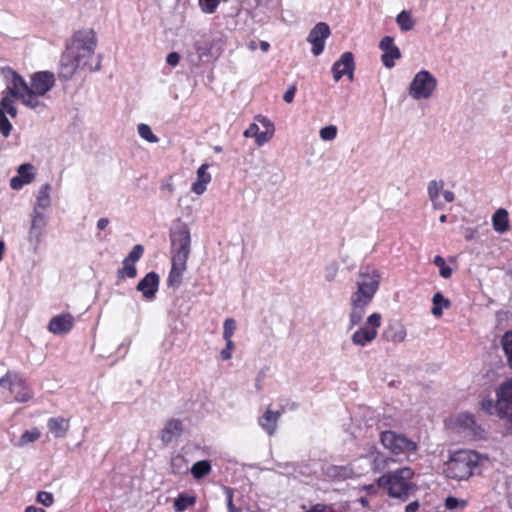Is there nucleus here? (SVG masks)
I'll use <instances>...</instances> for the list:
<instances>
[{
  "label": "nucleus",
  "mask_w": 512,
  "mask_h": 512,
  "mask_svg": "<svg viewBox=\"0 0 512 512\" xmlns=\"http://www.w3.org/2000/svg\"><path fill=\"white\" fill-rule=\"evenodd\" d=\"M96 45L97 39L93 30L78 31L61 56L59 77L70 80L80 69L93 72L100 70V57L93 64Z\"/></svg>",
  "instance_id": "1"
},
{
  "label": "nucleus",
  "mask_w": 512,
  "mask_h": 512,
  "mask_svg": "<svg viewBox=\"0 0 512 512\" xmlns=\"http://www.w3.org/2000/svg\"><path fill=\"white\" fill-rule=\"evenodd\" d=\"M381 279L382 273L376 266L367 264L359 268L355 290L349 298V329L362 322L368 306L379 290Z\"/></svg>",
  "instance_id": "2"
},
{
  "label": "nucleus",
  "mask_w": 512,
  "mask_h": 512,
  "mask_svg": "<svg viewBox=\"0 0 512 512\" xmlns=\"http://www.w3.org/2000/svg\"><path fill=\"white\" fill-rule=\"evenodd\" d=\"M8 74L13 77V90L20 95L23 105L31 109L44 107L41 97L45 96L55 85V75L50 71H38L30 76L28 84L22 76L12 69Z\"/></svg>",
  "instance_id": "3"
},
{
  "label": "nucleus",
  "mask_w": 512,
  "mask_h": 512,
  "mask_svg": "<svg viewBox=\"0 0 512 512\" xmlns=\"http://www.w3.org/2000/svg\"><path fill=\"white\" fill-rule=\"evenodd\" d=\"M413 476L414 471L410 467H403L383 474L377 485L386 489L389 497L405 502L416 490V485L411 482Z\"/></svg>",
  "instance_id": "4"
},
{
  "label": "nucleus",
  "mask_w": 512,
  "mask_h": 512,
  "mask_svg": "<svg viewBox=\"0 0 512 512\" xmlns=\"http://www.w3.org/2000/svg\"><path fill=\"white\" fill-rule=\"evenodd\" d=\"M496 400L483 397L480 406L488 415L505 419L508 430L512 433V378L503 382L496 390Z\"/></svg>",
  "instance_id": "5"
},
{
  "label": "nucleus",
  "mask_w": 512,
  "mask_h": 512,
  "mask_svg": "<svg viewBox=\"0 0 512 512\" xmlns=\"http://www.w3.org/2000/svg\"><path fill=\"white\" fill-rule=\"evenodd\" d=\"M480 456L471 450H459L450 455L445 463V475L457 481L470 478L478 467Z\"/></svg>",
  "instance_id": "6"
},
{
  "label": "nucleus",
  "mask_w": 512,
  "mask_h": 512,
  "mask_svg": "<svg viewBox=\"0 0 512 512\" xmlns=\"http://www.w3.org/2000/svg\"><path fill=\"white\" fill-rule=\"evenodd\" d=\"M380 442L393 456H404L408 461L416 459L419 449L418 442L404 433L393 430L382 431Z\"/></svg>",
  "instance_id": "7"
},
{
  "label": "nucleus",
  "mask_w": 512,
  "mask_h": 512,
  "mask_svg": "<svg viewBox=\"0 0 512 512\" xmlns=\"http://www.w3.org/2000/svg\"><path fill=\"white\" fill-rule=\"evenodd\" d=\"M437 87V79L427 70L417 72L409 84L408 92L414 100L429 99Z\"/></svg>",
  "instance_id": "8"
},
{
  "label": "nucleus",
  "mask_w": 512,
  "mask_h": 512,
  "mask_svg": "<svg viewBox=\"0 0 512 512\" xmlns=\"http://www.w3.org/2000/svg\"><path fill=\"white\" fill-rule=\"evenodd\" d=\"M382 324V315L378 312L370 314L362 326L352 335L351 342L357 347H365L372 343L378 335V329Z\"/></svg>",
  "instance_id": "9"
},
{
  "label": "nucleus",
  "mask_w": 512,
  "mask_h": 512,
  "mask_svg": "<svg viewBox=\"0 0 512 512\" xmlns=\"http://www.w3.org/2000/svg\"><path fill=\"white\" fill-rule=\"evenodd\" d=\"M172 257H182L188 259L190 255V231L185 223L179 222L170 232Z\"/></svg>",
  "instance_id": "10"
},
{
  "label": "nucleus",
  "mask_w": 512,
  "mask_h": 512,
  "mask_svg": "<svg viewBox=\"0 0 512 512\" xmlns=\"http://www.w3.org/2000/svg\"><path fill=\"white\" fill-rule=\"evenodd\" d=\"M8 384L11 394L17 402H27L33 397L31 388L25 380L15 372H7L5 376L0 378V386Z\"/></svg>",
  "instance_id": "11"
},
{
  "label": "nucleus",
  "mask_w": 512,
  "mask_h": 512,
  "mask_svg": "<svg viewBox=\"0 0 512 512\" xmlns=\"http://www.w3.org/2000/svg\"><path fill=\"white\" fill-rule=\"evenodd\" d=\"M330 27L324 22L317 23L309 32L307 41L312 45V53L320 55L325 47V41L330 36Z\"/></svg>",
  "instance_id": "12"
},
{
  "label": "nucleus",
  "mask_w": 512,
  "mask_h": 512,
  "mask_svg": "<svg viewBox=\"0 0 512 512\" xmlns=\"http://www.w3.org/2000/svg\"><path fill=\"white\" fill-rule=\"evenodd\" d=\"M46 227V216L37 209L33 210L31 226L28 233V241L33 247V251L37 252L44 235Z\"/></svg>",
  "instance_id": "13"
},
{
  "label": "nucleus",
  "mask_w": 512,
  "mask_h": 512,
  "mask_svg": "<svg viewBox=\"0 0 512 512\" xmlns=\"http://www.w3.org/2000/svg\"><path fill=\"white\" fill-rule=\"evenodd\" d=\"M379 48L382 50L381 61L383 65L391 69L395 66V61L401 58L400 49L394 44V38L385 36L379 43Z\"/></svg>",
  "instance_id": "14"
},
{
  "label": "nucleus",
  "mask_w": 512,
  "mask_h": 512,
  "mask_svg": "<svg viewBox=\"0 0 512 512\" xmlns=\"http://www.w3.org/2000/svg\"><path fill=\"white\" fill-rule=\"evenodd\" d=\"M355 70L354 57L351 52H344L339 60L332 66L333 78L338 82L343 76H348L350 80L353 79Z\"/></svg>",
  "instance_id": "15"
},
{
  "label": "nucleus",
  "mask_w": 512,
  "mask_h": 512,
  "mask_svg": "<svg viewBox=\"0 0 512 512\" xmlns=\"http://www.w3.org/2000/svg\"><path fill=\"white\" fill-rule=\"evenodd\" d=\"M3 73L8 81V84L1 99L0 107L3 111L5 110L12 118H15L17 116V109L14 105V98H18L20 100V95L16 94L13 90V77L8 74V69L3 70Z\"/></svg>",
  "instance_id": "16"
},
{
  "label": "nucleus",
  "mask_w": 512,
  "mask_h": 512,
  "mask_svg": "<svg viewBox=\"0 0 512 512\" xmlns=\"http://www.w3.org/2000/svg\"><path fill=\"white\" fill-rule=\"evenodd\" d=\"M75 318L70 313L52 317L48 324L49 332L55 335L67 334L74 326Z\"/></svg>",
  "instance_id": "17"
},
{
  "label": "nucleus",
  "mask_w": 512,
  "mask_h": 512,
  "mask_svg": "<svg viewBox=\"0 0 512 512\" xmlns=\"http://www.w3.org/2000/svg\"><path fill=\"white\" fill-rule=\"evenodd\" d=\"M159 287V276L155 272H149L137 284L136 289L140 291L147 300H153Z\"/></svg>",
  "instance_id": "18"
},
{
  "label": "nucleus",
  "mask_w": 512,
  "mask_h": 512,
  "mask_svg": "<svg viewBox=\"0 0 512 512\" xmlns=\"http://www.w3.org/2000/svg\"><path fill=\"white\" fill-rule=\"evenodd\" d=\"M187 260L182 257H172V267L167 279L169 287L178 288L180 286L183 274L187 268Z\"/></svg>",
  "instance_id": "19"
},
{
  "label": "nucleus",
  "mask_w": 512,
  "mask_h": 512,
  "mask_svg": "<svg viewBox=\"0 0 512 512\" xmlns=\"http://www.w3.org/2000/svg\"><path fill=\"white\" fill-rule=\"evenodd\" d=\"M32 170L33 166L31 164H21L17 170L18 175L12 177L10 180V187L13 190H20L23 186L31 183L35 178V175L32 172Z\"/></svg>",
  "instance_id": "20"
},
{
  "label": "nucleus",
  "mask_w": 512,
  "mask_h": 512,
  "mask_svg": "<svg viewBox=\"0 0 512 512\" xmlns=\"http://www.w3.org/2000/svg\"><path fill=\"white\" fill-rule=\"evenodd\" d=\"M208 168L209 165L204 163L197 169V179L191 185V191L197 195H202L206 191L207 185L212 180L211 174L208 172Z\"/></svg>",
  "instance_id": "21"
},
{
  "label": "nucleus",
  "mask_w": 512,
  "mask_h": 512,
  "mask_svg": "<svg viewBox=\"0 0 512 512\" xmlns=\"http://www.w3.org/2000/svg\"><path fill=\"white\" fill-rule=\"evenodd\" d=\"M280 416L281 413L279 411H272L270 408H267L265 413L258 419V424L269 435H273L277 430Z\"/></svg>",
  "instance_id": "22"
},
{
  "label": "nucleus",
  "mask_w": 512,
  "mask_h": 512,
  "mask_svg": "<svg viewBox=\"0 0 512 512\" xmlns=\"http://www.w3.org/2000/svg\"><path fill=\"white\" fill-rule=\"evenodd\" d=\"M325 475L336 481H344L352 478L355 473L351 465H330L325 469Z\"/></svg>",
  "instance_id": "23"
},
{
  "label": "nucleus",
  "mask_w": 512,
  "mask_h": 512,
  "mask_svg": "<svg viewBox=\"0 0 512 512\" xmlns=\"http://www.w3.org/2000/svg\"><path fill=\"white\" fill-rule=\"evenodd\" d=\"M183 431L182 423L178 419H170L162 430L161 440L164 444L171 443L177 439Z\"/></svg>",
  "instance_id": "24"
},
{
  "label": "nucleus",
  "mask_w": 512,
  "mask_h": 512,
  "mask_svg": "<svg viewBox=\"0 0 512 512\" xmlns=\"http://www.w3.org/2000/svg\"><path fill=\"white\" fill-rule=\"evenodd\" d=\"M407 336L405 327L400 323H391L387 329L383 332V338L394 344L401 343Z\"/></svg>",
  "instance_id": "25"
},
{
  "label": "nucleus",
  "mask_w": 512,
  "mask_h": 512,
  "mask_svg": "<svg viewBox=\"0 0 512 512\" xmlns=\"http://www.w3.org/2000/svg\"><path fill=\"white\" fill-rule=\"evenodd\" d=\"M49 431L56 438H63L66 436L70 424L69 420L64 417H52L47 422Z\"/></svg>",
  "instance_id": "26"
},
{
  "label": "nucleus",
  "mask_w": 512,
  "mask_h": 512,
  "mask_svg": "<svg viewBox=\"0 0 512 512\" xmlns=\"http://www.w3.org/2000/svg\"><path fill=\"white\" fill-rule=\"evenodd\" d=\"M444 188V181L443 180H431L428 182L427 185V194L430 199V201L433 204V207L435 209L442 208V205L439 203L438 199L440 196V193H442Z\"/></svg>",
  "instance_id": "27"
},
{
  "label": "nucleus",
  "mask_w": 512,
  "mask_h": 512,
  "mask_svg": "<svg viewBox=\"0 0 512 512\" xmlns=\"http://www.w3.org/2000/svg\"><path fill=\"white\" fill-rule=\"evenodd\" d=\"M492 225L496 232H506L509 228L508 212L505 209H498L492 216Z\"/></svg>",
  "instance_id": "28"
},
{
  "label": "nucleus",
  "mask_w": 512,
  "mask_h": 512,
  "mask_svg": "<svg viewBox=\"0 0 512 512\" xmlns=\"http://www.w3.org/2000/svg\"><path fill=\"white\" fill-rule=\"evenodd\" d=\"M51 185L49 183L43 184L37 194L36 197V203L34 206V209H48L51 205V198H50V192H51Z\"/></svg>",
  "instance_id": "29"
},
{
  "label": "nucleus",
  "mask_w": 512,
  "mask_h": 512,
  "mask_svg": "<svg viewBox=\"0 0 512 512\" xmlns=\"http://www.w3.org/2000/svg\"><path fill=\"white\" fill-rule=\"evenodd\" d=\"M432 302L433 307L431 312L435 317L442 316L443 310L450 307V301L447 298H445L440 292L434 294Z\"/></svg>",
  "instance_id": "30"
},
{
  "label": "nucleus",
  "mask_w": 512,
  "mask_h": 512,
  "mask_svg": "<svg viewBox=\"0 0 512 512\" xmlns=\"http://www.w3.org/2000/svg\"><path fill=\"white\" fill-rule=\"evenodd\" d=\"M396 22L403 32L410 31L415 26V20L411 17V13L406 10L401 11L396 16Z\"/></svg>",
  "instance_id": "31"
},
{
  "label": "nucleus",
  "mask_w": 512,
  "mask_h": 512,
  "mask_svg": "<svg viewBox=\"0 0 512 512\" xmlns=\"http://www.w3.org/2000/svg\"><path fill=\"white\" fill-rule=\"evenodd\" d=\"M195 502V496L179 494V496L174 501V509L176 512H184L187 508L193 506Z\"/></svg>",
  "instance_id": "32"
},
{
  "label": "nucleus",
  "mask_w": 512,
  "mask_h": 512,
  "mask_svg": "<svg viewBox=\"0 0 512 512\" xmlns=\"http://www.w3.org/2000/svg\"><path fill=\"white\" fill-rule=\"evenodd\" d=\"M211 471V464L208 460H201L193 464L191 474L195 479H201Z\"/></svg>",
  "instance_id": "33"
},
{
  "label": "nucleus",
  "mask_w": 512,
  "mask_h": 512,
  "mask_svg": "<svg viewBox=\"0 0 512 512\" xmlns=\"http://www.w3.org/2000/svg\"><path fill=\"white\" fill-rule=\"evenodd\" d=\"M40 438V432L37 428H33L31 430L25 431L20 438L14 442V445L17 447H25L28 444L35 442Z\"/></svg>",
  "instance_id": "34"
},
{
  "label": "nucleus",
  "mask_w": 512,
  "mask_h": 512,
  "mask_svg": "<svg viewBox=\"0 0 512 512\" xmlns=\"http://www.w3.org/2000/svg\"><path fill=\"white\" fill-rule=\"evenodd\" d=\"M455 423L459 427L467 429V430H469L471 432L475 431L476 422H475L474 416L472 414H470V413L465 412V413L459 414L456 417Z\"/></svg>",
  "instance_id": "35"
},
{
  "label": "nucleus",
  "mask_w": 512,
  "mask_h": 512,
  "mask_svg": "<svg viewBox=\"0 0 512 512\" xmlns=\"http://www.w3.org/2000/svg\"><path fill=\"white\" fill-rule=\"evenodd\" d=\"M501 345L507 357V363L512 369V330L504 333L501 338Z\"/></svg>",
  "instance_id": "36"
},
{
  "label": "nucleus",
  "mask_w": 512,
  "mask_h": 512,
  "mask_svg": "<svg viewBox=\"0 0 512 512\" xmlns=\"http://www.w3.org/2000/svg\"><path fill=\"white\" fill-rule=\"evenodd\" d=\"M339 273V264L336 261H332L325 265L323 269V277L326 282L332 283L335 281L337 275Z\"/></svg>",
  "instance_id": "37"
},
{
  "label": "nucleus",
  "mask_w": 512,
  "mask_h": 512,
  "mask_svg": "<svg viewBox=\"0 0 512 512\" xmlns=\"http://www.w3.org/2000/svg\"><path fill=\"white\" fill-rule=\"evenodd\" d=\"M138 134L141 138L149 143H158L159 138L153 133L149 125L141 123L137 127Z\"/></svg>",
  "instance_id": "38"
},
{
  "label": "nucleus",
  "mask_w": 512,
  "mask_h": 512,
  "mask_svg": "<svg viewBox=\"0 0 512 512\" xmlns=\"http://www.w3.org/2000/svg\"><path fill=\"white\" fill-rule=\"evenodd\" d=\"M122 268L118 270L117 274L119 278H135L137 276V270L135 264L128 262L126 259L122 262Z\"/></svg>",
  "instance_id": "39"
},
{
  "label": "nucleus",
  "mask_w": 512,
  "mask_h": 512,
  "mask_svg": "<svg viewBox=\"0 0 512 512\" xmlns=\"http://www.w3.org/2000/svg\"><path fill=\"white\" fill-rule=\"evenodd\" d=\"M433 263L439 267V274L442 278L448 279L452 275V269L446 265L443 257L437 255L434 257Z\"/></svg>",
  "instance_id": "40"
},
{
  "label": "nucleus",
  "mask_w": 512,
  "mask_h": 512,
  "mask_svg": "<svg viewBox=\"0 0 512 512\" xmlns=\"http://www.w3.org/2000/svg\"><path fill=\"white\" fill-rule=\"evenodd\" d=\"M338 129L335 125H328L320 129L319 136L324 141H332L337 137Z\"/></svg>",
  "instance_id": "41"
},
{
  "label": "nucleus",
  "mask_w": 512,
  "mask_h": 512,
  "mask_svg": "<svg viewBox=\"0 0 512 512\" xmlns=\"http://www.w3.org/2000/svg\"><path fill=\"white\" fill-rule=\"evenodd\" d=\"M236 328L237 324L233 318L225 319L223 323V339H232Z\"/></svg>",
  "instance_id": "42"
},
{
  "label": "nucleus",
  "mask_w": 512,
  "mask_h": 512,
  "mask_svg": "<svg viewBox=\"0 0 512 512\" xmlns=\"http://www.w3.org/2000/svg\"><path fill=\"white\" fill-rule=\"evenodd\" d=\"M202 12L212 14L216 11L221 0H198Z\"/></svg>",
  "instance_id": "43"
},
{
  "label": "nucleus",
  "mask_w": 512,
  "mask_h": 512,
  "mask_svg": "<svg viewBox=\"0 0 512 512\" xmlns=\"http://www.w3.org/2000/svg\"><path fill=\"white\" fill-rule=\"evenodd\" d=\"M12 130V124L6 117L4 111L0 107V133L4 137H8Z\"/></svg>",
  "instance_id": "44"
},
{
  "label": "nucleus",
  "mask_w": 512,
  "mask_h": 512,
  "mask_svg": "<svg viewBox=\"0 0 512 512\" xmlns=\"http://www.w3.org/2000/svg\"><path fill=\"white\" fill-rule=\"evenodd\" d=\"M467 506L466 500H460L456 497L449 496L445 499V508L449 510L461 508L464 509Z\"/></svg>",
  "instance_id": "45"
},
{
  "label": "nucleus",
  "mask_w": 512,
  "mask_h": 512,
  "mask_svg": "<svg viewBox=\"0 0 512 512\" xmlns=\"http://www.w3.org/2000/svg\"><path fill=\"white\" fill-rule=\"evenodd\" d=\"M144 248L142 245H135L125 258L128 262L136 263L143 255Z\"/></svg>",
  "instance_id": "46"
},
{
  "label": "nucleus",
  "mask_w": 512,
  "mask_h": 512,
  "mask_svg": "<svg viewBox=\"0 0 512 512\" xmlns=\"http://www.w3.org/2000/svg\"><path fill=\"white\" fill-rule=\"evenodd\" d=\"M37 501L42 505L49 507L54 503V496L52 493L47 491H40L37 494Z\"/></svg>",
  "instance_id": "47"
},
{
  "label": "nucleus",
  "mask_w": 512,
  "mask_h": 512,
  "mask_svg": "<svg viewBox=\"0 0 512 512\" xmlns=\"http://www.w3.org/2000/svg\"><path fill=\"white\" fill-rule=\"evenodd\" d=\"M274 131L275 130H265V131H260L258 136L256 137L255 139V143L257 146L261 147L263 146L264 144H266L267 142L270 141V139L273 137L274 135Z\"/></svg>",
  "instance_id": "48"
},
{
  "label": "nucleus",
  "mask_w": 512,
  "mask_h": 512,
  "mask_svg": "<svg viewBox=\"0 0 512 512\" xmlns=\"http://www.w3.org/2000/svg\"><path fill=\"white\" fill-rule=\"evenodd\" d=\"M184 463H185V460L182 456L177 455V456L173 457L172 461H171V467L173 469V472L180 473Z\"/></svg>",
  "instance_id": "49"
},
{
  "label": "nucleus",
  "mask_w": 512,
  "mask_h": 512,
  "mask_svg": "<svg viewBox=\"0 0 512 512\" xmlns=\"http://www.w3.org/2000/svg\"><path fill=\"white\" fill-rule=\"evenodd\" d=\"M260 130L257 123H251L249 127L244 131L243 135L246 138H255L258 136Z\"/></svg>",
  "instance_id": "50"
},
{
  "label": "nucleus",
  "mask_w": 512,
  "mask_h": 512,
  "mask_svg": "<svg viewBox=\"0 0 512 512\" xmlns=\"http://www.w3.org/2000/svg\"><path fill=\"white\" fill-rule=\"evenodd\" d=\"M255 121L259 122L265 130H275L274 124L265 116L257 115Z\"/></svg>",
  "instance_id": "51"
},
{
  "label": "nucleus",
  "mask_w": 512,
  "mask_h": 512,
  "mask_svg": "<svg viewBox=\"0 0 512 512\" xmlns=\"http://www.w3.org/2000/svg\"><path fill=\"white\" fill-rule=\"evenodd\" d=\"M225 494L227 497V507L229 512H236V508L233 504V490L231 488L225 487Z\"/></svg>",
  "instance_id": "52"
},
{
  "label": "nucleus",
  "mask_w": 512,
  "mask_h": 512,
  "mask_svg": "<svg viewBox=\"0 0 512 512\" xmlns=\"http://www.w3.org/2000/svg\"><path fill=\"white\" fill-rule=\"evenodd\" d=\"M180 55L177 52H170L166 57V62L168 65L175 67L179 64Z\"/></svg>",
  "instance_id": "53"
},
{
  "label": "nucleus",
  "mask_w": 512,
  "mask_h": 512,
  "mask_svg": "<svg viewBox=\"0 0 512 512\" xmlns=\"http://www.w3.org/2000/svg\"><path fill=\"white\" fill-rule=\"evenodd\" d=\"M295 93H296V87L294 85L289 86L288 89L286 90V92L283 95V100L286 103L293 102L294 97H295Z\"/></svg>",
  "instance_id": "54"
},
{
  "label": "nucleus",
  "mask_w": 512,
  "mask_h": 512,
  "mask_svg": "<svg viewBox=\"0 0 512 512\" xmlns=\"http://www.w3.org/2000/svg\"><path fill=\"white\" fill-rule=\"evenodd\" d=\"M420 507V503L419 501L415 500L413 502H410L406 507H405V512H417V510L419 509Z\"/></svg>",
  "instance_id": "55"
},
{
  "label": "nucleus",
  "mask_w": 512,
  "mask_h": 512,
  "mask_svg": "<svg viewBox=\"0 0 512 512\" xmlns=\"http://www.w3.org/2000/svg\"><path fill=\"white\" fill-rule=\"evenodd\" d=\"M110 221L108 218H100L98 221H97V229L98 230H104L106 229V227L109 225Z\"/></svg>",
  "instance_id": "56"
},
{
  "label": "nucleus",
  "mask_w": 512,
  "mask_h": 512,
  "mask_svg": "<svg viewBox=\"0 0 512 512\" xmlns=\"http://www.w3.org/2000/svg\"><path fill=\"white\" fill-rule=\"evenodd\" d=\"M442 193H443V197L446 202L450 203V202L454 201L455 195L452 191L446 190V191H442Z\"/></svg>",
  "instance_id": "57"
},
{
  "label": "nucleus",
  "mask_w": 512,
  "mask_h": 512,
  "mask_svg": "<svg viewBox=\"0 0 512 512\" xmlns=\"http://www.w3.org/2000/svg\"><path fill=\"white\" fill-rule=\"evenodd\" d=\"M220 356H221L222 360H229L232 358V351L227 348H223L220 351Z\"/></svg>",
  "instance_id": "58"
},
{
  "label": "nucleus",
  "mask_w": 512,
  "mask_h": 512,
  "mask_svg": "<svg viewBox=\"0 0 512 512\" xmlns=\"http://www.w3.org/2000/svg\"><path fill=\"white\" fill-rule=\"evenodd\" d=\"M162 191H167L169 194H172L174 192V185L172 182H167L162 184L161 186Z\"/></svg>",
  "instance_id": "59"
},
{
  "label": "nucleus",
  "mask_w": 512,
  "mask_h": 512,
  "mask_svg": "<svg viewBox=\"0 0 512 512\" xmlns=\"http://www.w3.org/2000/svg\"><path fill=\"white\" fill-rule=\"evenodd\" d=\"M370 456L373 458V464L375 465L379 459H383V455L380 452H371Z\"/></svg>",
  "instance_id": "60"
},
{
  "label": "nucleus",
  "mask_w": 512,
  "mask_h": 512,
  "mask_svg": "<svg viewBox=\"0 0 512 512\" xmlns=\"http://www.w3.org/2000/svg\"><path fill=\"white\" fill-rule=\"evenodd\" d=\"M25 512H45V510L31 505V506L26 507Z\"/></svg>",
  "instance_id": "61"
},
{
  "label": "nucleus",
  "mask_w": 512,
  "mask_h": 512,
  "mask_svg": "<svg viewBox=\"0 0 512 512\" xmlns=\"http://www.w3.org/2000/svg\"><path fill=\"white\" fill-rule=\"evenodd\" d=\"M476 233H477V232H476V230H474V229H468V230L466 231L465 238H466L467 240H470V239H472V238H474V237H475Z\"/></svg>",
  "instance_id": "62"
},
{
  "label": "nucleus",
  "mask_w": 512,
  "mask_h": 512,
  "mask_svg": "<svg viewBox=\"0 0 512 512\" xmlns=\"http://www.w3.org/2000/svg\"><path fill=\"white\" fill-rule=\"evenodd\" d=\"M226 341V346L225 348L231 350L233 352L234 348H235V344L233 342L232 339H224Z\"/></svg>",
  "instance_id": "63"
},
{
  "label": "nucleus",
  "mask_w": 512,
  "mask_h": 512,
  "mask_svg": "<svg viewBox=\"0 0 512 512\" xmlns=\"http://www.w3.org/2000/svg\"><path fill=\"white\" fill-rule=\"evenodd\" d=\"M247 46H248V49H249L250 51H255V50H257V48H258V44H257V42H256L255 40H251V41H249V43H248V45H247Z\"/></svg>",
  "instance_id": "64"
}]
</instances>
